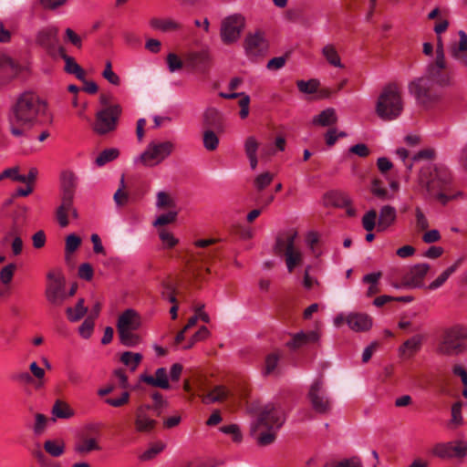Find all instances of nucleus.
Segmentation results:
<instances>
[{
    "label": "nucleus",
    "instance_id": "63",
    "mask_svg": "<svg viewBox=\"0 0 467 467\" xmlns=\"http://www.w3.org/2000/svg\"><path fill=\"white\" fill-rule=\"evenodd\" d=\"M94 329V321L92 318H86L78 328V333L83 338L90 337Z\"/></svg>",
    "mask_w": 467,
    "mask_h": 467
},
{
    "label": "nucleus",
    "instance_id": "31",
    "mask_svg": "<svg viewBox=\"0 0 467 467\" xmlns=\"http://www.w3.org/2000/svg\"><path fill=\"white\" fill-rule=\"evenodd\" d=\"M321 54L329 65L338 68L344 67V65L341 62V58L335 45H325L321 49Z\"/></svg>",
    "mask_w": 467,
    "mask_h": 467
},
{
    "label": "nucleus",
    "instance_id": "4",
    "mask_svg": "<svg viewBox=\"0 0 467 467\" xmlns=\"http://www.w3.org/2000/svg\"><path fill=\"white\" fill-rule=\"evenodd\" d=\"M404 109L401 88L395 83L386 85L380 91L376 104L375 112L384 121L397 119Z\"/></svg>",
    "mask_w": 467,
    "mask_h": 467
},
{
    "label": "nucleus",
    "instance_id": "40",
    "mask_svg": "<svg viewBox=\"0 0 467 467\" xmlns=\"http://www.w3.org/2000/svg\"><path fill=\"white\" fill-rule=\"evenodd\" d=\"M101 446L95 438L84 439L81 442L76 444L75 451L80 454H88L94 451H100Z\"/></svg>",
    "mask_w": 467,
    "mask_h": 467
},
{
    "label": "nucleus",
    "instance_id": "51",
    "mask_svg": "<svg viewBox=\"0 0 467 467\" xmlns=\"http://www.w3.org/2000/svg\"><path fill=\"white\" fill-rule=\"evenodd\" d=\"M297 88L305 94H313L317 91L319 82L317 79H309L307 81L298 80L296 82Z\"/></svg>",
    "mask_w": 467,
    "mask_h": 467
},
{
    "label": "nucleus",
    "instance_id": "59",
    "mask_svg": "<svg viewBox=\"0 0 467 467\" xmlns=\"http://www.w3.org/2000/svg\"><path fill=\"white\" fill-rule=\"evenodd\" d=\"M168 69L173 73L182 68L183 63L182 59L174 53H170L166 58Z\"/></svg>",
    "mask_w": 467,
    "mask_h": 467
},
{
    "label": "nucleus",
    "instance_id": "13",
    "mask_svg": "<svg viewBox=\"0 0 467 467\" xmlns=\"http://www.w3.org/2000/svg\"><path fill=\"white\" fill-rule=\"evenodd\" d=\"M307 397L316 412L326 414L330 410L331 401L321 379H316L311 384Z\"/></svg>",
    "mask_w": 467,
    "mask_h": 467
},
{
    "label": "nucleus",
    "instance_id": "60",
    "mask_svg": "<svg viewBox=\"0 0 467 467\" xmlns=\"http://www.w3.org/2000/svg\"><path fill=\"white\" fill-rule=\"evenodd\" d=\"M16 268L15 264H9L2 268L0 271V281L4 285H8L12 281Z\"/></svg>",
    "mask_w": 467,
    "mask_h": 467
},
{
    "label": "nucleus",
    "instance_id": "18",
    "mask_svg": "<svg viewBox=\"0 0 467 467\" xmlns=\"http://www.w3.org/2000/svg\"><path fill=\"white\" fill-rule=\"evenodd\" d=\"M74 200L60 198V204L56 210V218L61 228H66L69 224V218L77 219L78 217V210L74 206Z\"/></svg>",
    "mask_w": 467,
    "mask_h": 467
},
{
    "label": "nucleus",
    "instance_id": "33",
    "mask_svg": "<svg viewBox=\"0 0 467 467\" xmlns=\"http://www.w3.org/2000/svg\"><path fill=\"white\" fill-rule=\"evenodd\" d=\"M463 258L457 259L453 265L445 269L434 281L429 285V289L435 290L441 287L447 279L460 267Z\"/></svg>",
    "mask_w": 467,
    "mask_h": 467
},
{
    "label": "nucleus",
    "instance_id": "27",
    "mask_svg": "<svg viewBox=\"0 0 467 467\" xmlns=\"http://www.w3.org/2000/svg\"><path fill=\"white\" fill-rule=\"evenodd\" d=\"M57 36V29L55 26H47L37 32L36 41L44 47H49L56 42Z\"/></svg>",
    "mask_w": 467,
    "mask_h": 467
},
{
    "label": "nucleus",
    "instance_id": "19",
    "mask_svg": "<svg viewBox=\"0 0 467 467\" xmlns=\"http://www.w3.org/2000/svg\"><path fill=\"white\" fill-rule=\"evenodd\" d=\"M346 323L355 332H366L372 327L373 319L366 313L352 312L346 316Z\"/></svg>",
    "mask_w": 467,
    "mask_h": 467
},
{
    "label": "nucleus",
    "instance_id": "46",
    "mask_svg": "<svg viewBox=\"0 0 467 467\" xmlns=\"http://www.w3.org/2000/svg\"><path fill=\"white\" fill-rule=\"evenodd\" d=\"M125 189V180L124 175L121 176L120 183L119 189L115 192L113 195V200L117 206L121 207L128 203L129 202V194L124 191Z\"/></svg>",
    "mask_w": 467,
    "mask_h": 467
},
{
    "label": "nucleus",
    "instance_id": "11",
    "mask_svg": "<svg viewBox=\"0 0 467 467\" xmlns=\"http://www.w3.org/2000/svg\"><path fill=\"white\" fill-rule=\"evenodd\" d=\"M437 87L439 86L436 82L431 81L424 75L412 81L409 86V89L420 103L427 104L438 98Z\"/></svg>",
    "mask_w": 467,
    "mask_h": 467
},
{
    "label": "nucleus",
    "instance_id": "7",
    "mask_svg": "<svg viewBox=\"0 0 467 467\" xmlns=\"http://www.w3.org/2000/svg\"><path fill=\"white\" fill-rule=\"evenodd\" d=\"M174 150L175 144L171 140H152L134 159V162L149 168L156 167L167 160Z\"/></svg>",
    "mask_w": 467,
    "mask_h": 467
},
{
    "label": "nucleus",
    "instance_id": "55",
    "mask_svg": "<svg viewBox=\"0 0 467 467\" xmlns=\"http://www.w3.org/2000/svg\"><path fill=\"white\" fill-rule=\"evenodd\" d=\"M102 77L109 81L110 84L114 86H119L120 84L119 77L112 70V66L110 61H107L105 65V68L102 71Z\"/></svg>",
    "mask_w": 467,
    "mask_h": 467
},
{
    "label": "nucleus",
    "instance_id": "42",
    "mask_svg": "<svg viewBox=\"0 0 467 467\" xmlns=\"http://www.w3.org/2000/svg\"><path fill=\"white\" fill-rule=\"evenodd\" d=\"M87 311L88 308L84 306V299L80 298L74 307H67L66 312L71 322H77L85 316Z\"/></svg>",
    "mask_w": 467,
    "mask_h": 467
},
{
    "label": "nucleus",
    "instance_id": "21",
    "mask_svg": "<svg viewBox=\"0 0 467 467\" xmlns=\"http://www.w3.org/2000/svg\"><path fill=\"white\" fill-rule=\"evenodd\" d=\"M140 317L137 311L126 309L118 318V331L137 330L140 327Z\"/></svg>",
    "mask_w": 467,
    "mask_h": 467
},
{
    "label": "nucleus",
    "instance_id": "61",
    "mask_svg": "<svg viewBox=\"0 0 467 467\" xmlns=\"http://www.w3.org/2000/svg\"><path fill=\"white\" fill-rule=\"evenodd\" d=\"M244 147L247 157L257 155L259 144L254 137H248L244 141Z\"/></svg>",
    "mask_w": 467,
    "mask_h": 467
},
{
    "label": "nucleus",
    "instance_id": "20",
    "mask_svg": "<svg viewBox=\"0 0 467 467\" xmlns=\"http://www.w3.org/2000/svg\"><path fill=\"white\" fill-rule=\"evenodd\" d=\"M78 186V177L71 171H64L60 174V198L74 200Z\"/></svg>",
    "mask_w": 467,
    "mask_h": 467
},
{
    "label": "nucleus",
    "instance_id": "14",
    "mask_svg": "<svg viewBox=\"0 0 467 467\" xmlns=\"http://www.w3.org/2000/svg\"><path fill=\"white\" fill-rule=\"evenodd\" d=\"M431 454L441 459L464 458L467 456V442L462 440L439 442L432 447Z\"/></svg>",
    "mask_w": 467,
    "mask_h": 467
},
{
    "label": "nucleus",
    "instance_id": "30",
    "mask_svg": "<svg viewBox=\"0 0 467 467\" xmlns=\"http://www.w3.org/2000/svg\"><path fill=\"white\" fill-rule=\"evenodd\" d=\"M228 389L222 385L215 386L207 394L202 396V401L210 405L216 402H221L228 397Z\"/></svg>",
    "mask_w": 467,
    "mask_h": 467
},
{
    "label": "nucleus",
    "instance_id": "52",
    "mask_svg": "<svg viewBox=\"0 0 467 467\" xmlns=\"http://www.w3.org/2000/svg\"><path fill=\"white\" fill-rule=\"evenodd\" d=\"M377 213L375 210H369L362 217V226L367 232H372L377 223Z\"/></svg>",
    "mask_w": 467,
    "mask_h": 467
},
{
    "label": "nucleus",
    "instance_id": "38",
    "mask_svg": "<svg viewBox=\"0 0 467 467\" xmlns=\"http://www.w3.org/2000/svg\"><path fill=\"white\" fill-rule=\"evenodd\" d=\"M142 358L143 356L140 353H134L130 351L123 352L119 358L121 363L128 367L132 372L137 369Z\"/></svg>",
    "mask_w": 467,
    "mask_h": 467
},
{
    "label": "nucleus",
    "instance_id": "29",
    "mask_svg": "<svg viewBox=\"0 0 467 467\" xmlns=\"http://www.w3.org/2000/svg\"><path fill=\"white\" fill-rule=\"evenodd\" d=\"M337 121V115L333 108H327L321 111L319 114L316 115L313 119V125L317 126H331Z\"/></svg>",
    "mask_w": 467,
    "mask_h": 467
},
{
    "label": "nucleus",
    "instance_id": "15",
    "mask_svg": "<svg viewBox=\"0 0 467 467\" xmlns=\"http://www.w3.org/2000/svg\"><path fill=\"white\" fill-rule=\"evenodd\" d=\"M447 67L445 59L434 58L428 64L425 76L431 81L436 82L439 87H447L452 84V75L445 71Z\"/></svg>",
    "mask_w": 467,
    "mask_h": 467
},
{
    "label": "nucleus",
    "instance_id": "23",
    "mask_svg": "<svg viewBox=\"0 0 467 467\" xmlns=\"http://www.w3.org/2000/svg\"><path fill=\"white\" fill-rule=\"evenodd\" d=\"M460 40L452 44L450 47L451 56L458 60L462 65L467 67V34L464 31L459 32Z\"/></svg>",
    "mask_w": 467,
    "mask_h": 467
},
{
    "label": "nucleus",
    "instance_id": "44",
    "mask_svg": "<svg viewBox=\"0 0 467 467\" xmlns=\"http://www.w3.org/2000/svg\"><path fill=\"white\" fill-rule=\"evenodd\" d=\"M165 449V444L158 441L151 444L147 450H145L140 456L139 459L141 462H148L154 459L159 453Z\"/></svg>",
    "mask_w": 467,
    "mask_h": 467
},
{
    "label": "nucleus",
    "instance_id": "35",
    "mask_svg": "<svg viewBox=\"0 0 467 467\" xmlns=\"http://www.w3.org/2000/svg\"><path fill=\"white\" fill-rule=\"evenodd\" d=\"M280 358L281 355L277 352L268 354L265 359L263 374L265 376L277 375Z\"/></svg>",
    "mask_w": 467,
    "mask_h": 467
},
{
    "label": "nucleus",
    "instance_id": "10",
    "mask_svg": "<svg viewBox=\"0 0 467 467\" xmlns=\"http://www.w3.org/2000/svg\"><path fill=\"white\" fill-rule=\"evenodd\" d=\"M120 114L121 108L117 104L99 110L93 126L94 131L99 135H105L115 130Z\"/></svg>",
    "mask_w": 467,
    "mask_h": 467
},
{
    "label": "nucleus",
    "instance_id": "37",
    "mask_svg": "<svg viewBox=\"0 0 467 467\" xmlns=\"http://www.w3.org/2000/svg\"><path fill=\"white\" fill-rule=\"evenodd\" d=\"M66 444L63 440H47L44 442L45 451L53 457H60L65 452Z\"/></svg>",
    "mask_w": 467,
    "mask_h": 467
},
{
    "label": "nucleus",
    "instance_id": "6",
    "mask_svg": "<svg viewBox=\"0 0 467 467\" xmlns=\"http://www.w3.org/2000/svg\"><path fill=\"white\" fill-rule=\"evenodd\" d=\"M467 350V327L454 325L443 330L436 347L441 356H456Z\"/></svg>",
    "mask_w": 467,
    "mask_h": 467
},
{
    "label": "nucleus",
    "instance_id": "49",
    "mask_svg": "<svg viewBox=\"0 0 467 467\" xmlns=\"http://www.w3.org/2000/svg\"><path fill=\"white\" fill-rule=\"evenodd\" d=\"M119 152L117 149H107L99 153V155L95 160V163L99 167L103 166L106 163L115 160L119 156Z\"/></svg>",
    "mask_w": 467,
    "mask_h": 467
},
{
    "label": "nucleus",
    "instance_id": "54",
    "mask_svg": "<svg viewBox=\"0 0 467 467\" xmlns=\"http://www.w3.org/2000/svg\"><path fill=\"white\" fill-rule=\"evenodd\" d=\"M219 144V139L213 130H206L203 133V146L207 150H214Z\"/></svg>",
    "mask_w": 467,
    "mask_h": 467
},
{
    "label": "nucleus",
    "instance_id": "57",
    "mask_svg": "<svg viewBox=\"0 0 467 467\" xmlns=\"http://www.w3.org/2000/svg\"><path fill=\"white\" fill-rule=\"evenodd\" d=\"M130 397V392L123 391L119 398H107L105 403L114 408H119L129 403Z\"/></svg>",
    "mask_w": 467,
    "mask_h": 467
},
{
    "label": "nucleus",
    "instance_id": "62",
    "mask_svg": "<svg viewBox=\"0 0 467 467\" xmlns=\"http://www.w3.org/2000/svg\"><path fill=\"white\" fill-rule=\"evenodd\" d=\"M319 238H320L319 234L315 231H310L306 235V245L308 246L310 251L317 256L319 255V253H317V250H316V245L318 244Z\"/></svg>",
    "mask_w": 467,
    "mask_h": 467
},
{
    "label": "nucleus",
    "instance_id": "2",
    "mask_svg": "<svg viewBox=\"0 0 467 467\" xmlns=\"http://www.w3.org/2000/svg\"><path fill=\"white\" fill-rule=\"evenodd\" d=\"M285 421L284 412L273 404L265 405L257 419L251 423V435L261 446L274 442L277 430Z\"/></svg>",
    "mask_w": 467,
    "mask_h": 467
},
{
    "label": "nucleus",
    "instance_id": "43",
    "mask_svg": "<svg viewBox=\"0 0 467 467\" xmlns=\"http://www.w3.org/2000/svg\"><path fill=\"white\" fill-rule=\"evenodd\" d=\"M135 330L118 331L120 343L126 347L132 348L139 345L141 338L134 333Z\"/></svg>",
    "mask_w": 467,
    "mask_h": 467
},
{
    "label": "nucleus",
    "instance_id": "1",
    "mask_svg": "<svg viewBox=\"0 0 467 467\" xmlns=\"http://www.w3.org/2000/svg\"><path fill=\"white\" fill-rule=\"evenodd\" d=\"M47 113V103L33 92H24L11 106L8 122L11 134L23 137L34 126L40 123Z\"/></svg>",
    "mask_w": 467,
    "mask_h": 467
},
{
    "label": "nucleus",
    "instance_id": "39",
    "mask_svg": "<svg viewBox=\"0 0 467 467\" xmlns=\"http://www.w3.org/2000/svg\"><path fill=\"white\" fill-rule=\"evenodd\" d=\"M63 58L65 60V70L69 74L75 75L78 79L85 80V71L76 60L66 54L63 55Z\"/></svg>",
    "mask_w": 467,
    "mask_h": 467
},
{
    "label": "nucleus",
    "instance_id": "41",
    "mask_svg": "<svg viewBox=\"0 0 467 467\" xmlns=\"http://www.w3.org/2000/svg\"><path fill=\"white\" fill-rule=\"evenodd\" d=\"M156 208L158 210H176L175 200L166 192H159L156 195Z\"/></svg>",
    "mask_w": 467,
    "mask_h": 467
},
{
    "label": "nucleus",
    "instance_id": "50",
    "mask_svg": "<svg viewBox=\"0 0 467 467\" xmlns=\"http://www.w3.org/2000/svg\"><path fill=\"white\" fill-rule=\"evenodd\" d=\"M178 216L177 210H169L168 213H162L159 215L155 221L152 223V225L155 227L163 226L166 224L172 223L176 221Z\"/></svg>",
    "mask_w": 467,
    "mask_h": 467
},
{
    "label": "nucleus",
    "instance_id": "8",
    "mask_svg": "<svg viewBox=\"0 0 467 467\" xmlns=\"http://www.w3.org/2000/svg\"><path fill=\"white\" fill-rule=\"evenodd\" d=\"M245 27V18L240 14L225 16L220 26V38L224 45H232L241 37Z\"/></svg>",
    "mask_w": 467,
    "mask_h": 467
},
{
    "label": "nucleus",
    "instance_id": "24",
    "mask_svg": "<svg viewBox=\"0 0 467 467\" xmlns=\"http://www.w3.org/2000/svg\"><path fill=\"white\" fill-rule=\"evenodd\" d=\"M397 219V211L393 206L384 205L381 207L379 214L377 228L378 231L383 232L390 227Z\"/></svg>",
    "mask_w": 467,
    "mask_h": 467
},
{
    "label": "nucleus",
    "instance_id": "36",
    "mask_svg": "<svg viewBox=\"0 0 467 467\" xmlns=\"http://www.w3.org/2000/svg\"><path fill=\"white\" fill-rule=\"evenodd\" d=\"M150 26L152 28L156 30H160L161 32H171L176 31L181 28V24L176 22L173 19L165 18H154L150 21Z\"/></svg>",
    "mask_w": 467,
    "mask_h": 467
},
{
    "label": "nucleus",
    "instance_id": "56",
    "mask_svg": "<svg viewBox=\"0 0 467 467\" xmlns=\"http://www.w3.org/2000/svg\"><path fill=\"white\" fill-rule=\"evenodd\" d=\"M371 192L374 195L382 200H389L393 198V196L389 194L387 190L383 188L381 182L378 179L373 180Z\"/></svg>",
    "mask_w": 467,
    "mask_h": 467
},
{
    "label": "nucleus",
    "instance_id": "3",
    "mask_svg": "<svg viewBox=\"0 0 467 467\" xmlns=\"http://www.w3.org/2000/svg\"><path fill=\"white\" fill-rule=\"evenodd\" d=\"M449 169L443 164L428 163L421 167L418 176V185L430 195L446 203L449 198L442 192L451 183Z\"/></svg>",
    "mask_w": 467,
    "mask_h": 467
},
{
    "label": "nucleus",
    "instance_id": "12",
    "mask_svg": "<svg viewBox=\"0 0 467 467\" xmlns=\"http://www.w3.org/2000/svg\"><path fill=\"white\" fill-rule=\"evenodd\" d=\"M243 46L246 57L251 60L265 56L269 47L265 33L260 30L248 33Z\"/></svg>",
    "mask_w": 467,
    "mask_h": 467
},
{
    "label": "nucleus",
    "instance_id": "48",
    "mask_svg": "<svg viewBox=\"0 0 467 467\" xmlns=\"http://www.w3.org/2000/svg\"><path fill=\"white\" fill-rule=\"evenodd\" d=\"M158 234L164 248L171 249L179 243V240L173 235V234L164 228L159 229Z\"/></svg>",
    "mask_w": 467,
    "mask_h": 467
},
{
    "label": "nucleus",
    "instance_id": "17",
    "mask_svg": "<svg viewBox=\"0 0 467 467\" xmlns=\"http://www.w3.org/2000/svg\"><path fill=\"white\" fill-rule=\"evenodd\" d=\"M429 270L430 265L426 263L411 266L402 278L403 285L410 288L421 287Z\"/></svg>",
    "mask_w": 467,
    "mask_h": 467
},
{
    "label": "nucleus",
    "instance_id": "32",
    "mask_svg": "<svg viewBox=\"0 0 467 467\" xmlns=\"http://www.w3.org/2000/svg\"><path fill=\"white\" fill-rule=\"evenodd\" d=\"M382 276L381 272H374L368 274L363 276L362 282L364 284H367L368 285L366 296L368 297H371L375 296L376 294L379 293V280Z\"/></svg>",
    "mask_w": 467,
    "mask_h": 467
},
{
    "label": "nucleus",
    "instance_id": "16",
    "mask_svg": "<svg viewBox=\"0 0 467 467\" xmlns=\"http://www.w3.org/2000/svg\"><path fill=\"white\" fill-rule=\"evenodd\" d=\"M150 406L141 404L135 410L134 426L135 431L140 433H150L154 431L157 421L149 415Z\"/></svg>",
    "mask_w": 467,
    "mask_h": 467
},
{
    "label": "nucleus",
    "instance_id": "26",
    "mask_svg": "<svg viewBox=\"0 0 467 467\" xmlns=\"http://www.w3.org/2000/svg\"><path fill=\"white\" fill-rule=\"evenodd\" d=\"M212 60L209 49H202L190 52L187 55V61L192 67L200 68L206 67Z\"/></svg>",
    "mask_w": 467,
    "mask_h": 467
},
{
    "label": "nucleus",
    "instance_id": "22",
    "mask_svg": "<svg viewBox=\"0 0 467 467\" xmlns=\"http://www.w3.org/2000/svg\"><path fill=\"white\" fill-rule=\"evenodd\" d=\"M140 380L150 386L163 389H168L170 388L168 374L165 368H159L156 369L155 377L147 374H141L140 375Z\"/></svg>",
    "mask_w": 467,
    "mask_h": 467
},
{
    "label": "nucleus",
    "instance_id": "64",
    "mask_svg": "<svg viewBox=\"0 0 467 467\" xmlns=\"http://www.w3.org/2000/svg\"><path fill=\"white\" fill-rule=\"evenodd\" d=\"M161 296L169 302L176 303L175 287L171 283H164L162 285Z\"/></svg>",
    "mask_w": 467,
    "mask_h": 467
},
{
    "label": "nucleus",
    "instance_id": "9",
    "mask_svg": "<svg viewBox=\"0 0 467 467\" xmlns=\"http://www.w3.org/2000/svg\"><path fill=\"white\" fill-rule=\"evenodd\" d=\"M47 285L46 288V298L53 306H61L67 298L65 290V279L60 270H51L47 275Z\"/></svg>",
    "mask_w": 467,
    "mask_h": 467
},
{
    "label": "nucleus",
    "instance_id": "34",
    "mask_svg": "<svg viewBox=\"0 0 467 467\" xmlns=\"http://www.w3.org/2000/svg\"><path fill=\"white\" fill-rule=\"evenodd\" d=\"M52 420L57 419H69L74 416V411L70 406L62 400H57L52 407Z\"/></svg>",
    "mask_w": 467,
    "mask_h": 467
},
{
    "label": "nucleus",
    "instance_id": "53",
    "mask_svg": "<svg viewBox=\"0 0 467 467\" xmlns=\"http://www.w3.org/2000/svg\"><path fill=\"white\" fill-rule=\"evenodd\" d=\"M47 422L48 420L44 414L36 413L35 415V423L33 426L35 435L39 436L43 434L47 427Z\"/></svg>",
    "mask_w": 467,
    "mask_h": 467
},
{
    "label": "nucleus",
    "instance_id": "25",
    "mask_svg": "<svg viewBox=\"0 0 467 467\" xmlns=\"http://www.w3.org/2000/svg\"><path fill=\"white\" fill-rule=\"evenodd\" d=\"M423 337L415 335L408 338L400 348L399 354L401 357L411 358L421 348Z\"/></svg>",
    "mask_w": 467,
    "mask_h": 467
},
{
    "label": "nucleus",
    "instance_id": "47",
    "mask_svg": "<svg viewBox=\"0 0 467 467\" xmlns=\"http://www.w3.org/2000/svg\"><path fill=\"white\" fill-rule=\"evenodd\" d=\"M81 238L76 234H70L66 237L65 254L67 256L75 253L81 244Z\"/></svg>",
    "mask_w": 467,
    "mask_h": 467
},
{
    "label": "nucleus",
    "instance_id": "45",
    "mask_svg": "<svg viewBox=\"0 0 467 467\" xmlns=\"http://www.w3.org/2000/svg\"><path fill=\"white\" fill-rule=\"evenodd\" d=\"M275 175L269 171L258 174L254 180V186L257 192H262L271 184Z\"/></svg>",
    "mask_w": 467,
    "mask_h": 467
},
{
    "label": "nucleus",
    "instance_id": "28",
    "mask_svg": "<svg viewBox=\"0 0 467 467\" xmlns=\"http://www.w3.org/2000/svg\"><path fill=\"white\" fill-rule=\"evenodd\" d=\"M319 336L316 331H310L308 333L299 332L294 335L293 338L287 342L286 345L291 348H297L307 343L316 342Z\"/></svg>",
    "mask_w": 467,
    "mask_h": 467
},
{
    "label": "nucleus",
    "instance_id": "5",
    "mask_svg": "<svg viewBox=\"0 0 467 467\" xmlns=\"http://www.w3.org/2000/svg\"><path fill=\"white\" fill-rule=\"evenodd\" d=\"M297 238L298 233L296 229H287L277 234L274 245L275 254L284 255L289 273L302 265L304 262V252L296 244Z\"/></svg>",
    "mask_w": 467,
    "mask_h": 467
},
{
    "label": "nucleus",
    "instance_id": "58",
    "mask_svg": "<svg viewBox=\"0 0 467 467\" xmlns=\"http://www.w3.org/2000/svg\"><path fill=\"white\" fill-rule=\"evenodd\" d=\"M2 177L11 179L15 182H26V176L19 173V168L17 166L4 170L2 171Z\"/></svg>",
    "mask_w": 467,
    "mask_h": 467
}]
</instances>
